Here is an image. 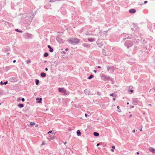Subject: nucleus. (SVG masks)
Returning <instances> with one entry per match:
<instances>
[{
	"label": "nucleus",
	"instance_id": "9",
	"mask_svg": "<svg viewBox=\"0 0 155 155\" xmlns=\"http://www.w3.org/2000/svg\"><path fill=\"white\" fill-rule=\"evenodd\" d=\"M56 40L59 43H62L63 42V40L59 37H56Z\"/></svg>",
	"mask_w": 155,
	"mask_h": 155
},
{
	"label": "nucleus",
	"instance_id": "15",
	"mask_svg": "<svg viewBox=\"0 0 155 155\" xmlns=\"http://www.w3.org/2000/svg\"><path fill=\"white\" fill-rule=\"evenodd\" d=\"M36 100L38 101L37 102L38 103H40L41 102V101L42 100V98H37L36 99Z\"/></svg>",
	"mask_w": 155,
	"mask_h": 155
},
{
	"label": "nucleus",
	"instance_id": "28",
	"mask_svg": "<svg viewBox=\"0 0 155 155\" xmlns=\"http://www.w3.org/2000/svg\"><path fill=\"white\" fill-rule=\"evenodd\" d=\"M15 31H17V32H19L20 33H22V31H21V30H19L18 29H15Z\"/></svg>",
	"mask_w": 155,
	"mask_h": 155
},
{
	"label": "nucleus",
	"instance_id": "29",
	"mask_svg": "<svg viewBox=\"0 0 155 155\" xmlns=\"http://www.w3.org/2000/svg\"><path fill=\"white\" fill-rule=\"evenodd\" d=\"M110 96H112L113 97H116V96L115 94H114V93L110 94Z\"/></svg>",
	"mask_w": 155,
	"mask_h": 155
},
{
	"label": "nucleus",
	"instance_id": "34",
	"mask_svg": "<svg viewBox=\"0 0 155 155\" xmlns=\"http://www.w3.org/2000/svg\"><path fill=\"white\" fill-rule=\"evenodd\" d=\"M52 132V131L51 130H50L49 131L48 133V134H49L50 133H51Z\"/></svg>",
	"mask_w": 155,
	"mask_h": 155
},
{
	"label": "nucleus",
	"instance_id": "41",
	"mask_svg": "<svg viewBox=\"0 0 155 155\" xmlns=\"http://www.w3.org/2000/svg\"><path fill=\"white\" fill-rule=\"evenodd\" d=\"M0 84L2 85H3V84H3V83L2 81H1V82H0Z\"/></svg>",
	"mask_w": 155,
	"mask_h": 155
},
{
	"label": "nucleus",
	"instance_id": "57",
	"mask_svg": "<svg viewBox=\"0 0 155 155\" xmlns=\"http://www.w3.org/2000/svg\"><path fill=\"white\" fill-rule=\"evenodd\" d=\"M139 153L138 152H137V154H139Z\"/></svg>",
	"mask_w": 155,
	"mask_h": 155
},
{
	"label": "nucleus",
	"instance_id": "56",
	"mask_svg": "<svg viewBox=\"0 0 155 155\" xmlns=\"http://www.w3.org/2000/svg\"><path fill=\"white\" fill-rule=\"evenodd\" d=\"M131 107L132 108H133L134 107V106H132V107Z\"/></svg>",
	"mask_w": 155,
	"mask_h": 155
},
{
	"label": "nucleus",
	"instance_id": "49",
	"mask_svg": "<svg viewBox=\"0 0 155 155\" xmlns=\"http://www.w3.org/2000/svg\"><path fill=\"white\" fill-rule=\"evenodd\" d=\"M68 48H66V49H65V50L66 51H68Z\"/></svg>",
	"mask_w": 155,
	"mask_h": 155
},
{
	"label": "nucleus",
	"instance_id": "22",
	"mask_svg": "<svg viewBox=\"0 0 155 155\" xmlns=\"http://www.w3.org/2000/svg\"><path fill=\"white\" fill-rule=\"evenodd\" d=\"M94 77V75L92 74L88 78L89 79H91Z\"/></svg>",
	"mask_w": 155,
	"mask_h": 155
},
{
	"label": "nucleus",
	"instance_id": "2",
	"mask_svg": "<svg viewBox=\"0 0 155 155\" xmlns=\"http://www.w3.org/2000/svg\"><path fill=\"white\" fill-rule=\"evenodd\" d=\"M23 36L25 39H31L33 37V35L29 33L28 32L25 33Z\"/></svg>",
	"mask_w": 155,
	"mask_h": 155
},
{
	"label": "nucleus",
	"instance_id": "64",
	"mask_svg": "<svg viewBox=\"0 0 155 155\" xmlns=\"http://www.w3.org/2000/svg\"><path fill=\"white\" fill-rule=\"evenodd\" d=\"M151 89H150V91H149V92H150L151 91Z\"/></svg>",
	"mask_w": 155,
	"mask_h": 155
},
{
	"label": "nucleus",
	"instance_id": "44",
	"mask_svg": "<svg viewBox=\"0 0 155 155\" xmlns=\"http://www.w3.org/2000/svg\"><path fill=\"white\" fill-rule=\"evenodd\" d=\"M112 147L113 149H115V146H112Z\"/></svg>",
	"mask_w": 155,
	"mask_h": 155
},
{
	"label": "nucleus",
	"instance_id": "63",
	"mask_svg": "<svg viewBox=\"0 0 155 155\" xmlns=\"http://www.w3.org/2000/svg\"><path fill=\"white\" fill-rule=\"evenodd\" d=\"M153 89H154V91H155V88H153Z\"/></svg>",
	"mask_w": 155,
	"mask_h": 155
},
{
	"label": "nucleus",
	"instance_id": "39",
	"mask_svg": "<svg viewBox=\"0 0 155 155\" xmlns=\"http://www.w3.org/2000/svg\"><path fill=\"white\" fill-rule=\"evenodd\" d=\"M93 71L95 73H96L97 72V71L95 70H94Z\"/></svg>",
	"mask_w": 155,
	"mask_h": 155
},
{
	"label": "nucleus",
	"instance_id": "50",
	"mask_svg": "<svg viewBox=\"0 0 155 155\" xmlns=\"http://www.w3.org/2000/svg\"><path fill=\"white\" fill-rule=\"evenodd\" d=\"M111 150L112 151V152H114V150L113 149H111Z\"/></svg>",
	"mask_w": 155,
	"mask_h": 155
},
{
	"label": "nucleus",
	"instance_id": "17",
	"mask_svg": "<svg viewBox=\"0 0 155 155\" xmlns=\"http://www.w3.org/2000/svg\"><path fill=\"white\" fill-rule=\"evenodd\" d=\"M11 68V67L10 66H7L5 68V71H7L9 70Z\"/></svg>",
	"mask_w": 155,
	"mask_h": 155
},
{
	"label": "nucleus",
	"instance_id": "11",
	"mask_svg": "<svg viewBox=\"0 0 155 155\" xmlns=\"http://www.w3.org/2000/svg\"><path fill=\"white\" fill-rule=\"evenodd\" d=\"M88 40L90 42H92L95 41V39L93 38H88Z\"/></svg>",
	"mask_w": 155,
	"mask_h": 155
},
{
	"label": "nucleus",
	"instance_id": "8",
	"mask_svg": "<svg viewBox=\"0 0 155 155\" xmlns=\"http://www.w3.org/2000/svg\"><path fill=\"white\" fill-rule=\"evenodd\" d=\"M10 80L12 82H16L17 81L18 79L16 78L12 77L10 78Z\"/></svg>",
	"mask_w": 155,
	"mask_h": 155
},
{
	"label": "nucleus",
	"instance_id": "27",
	"mask_svg": "<svg viewBox=\"0 0 155 155\" xmlns=\"http://www.w3.org/2000/svg\"><path fill=\"white\" fill-rule=\"evenodd\" d=\"M117 108L118 109L117 111L119 112H121L120 110L119 109L120 107L119 106H117Z\"/></svg>",
	"mask_w": 155,
	"mask_h": 155
},
{
	"label": "nucleus",
	"instance_id": "25",
	"mask_svg": "<svg viewBox=\"0 0 155 155\" xmlns=\"http://www.w3.org/2000/svg\"><path fill=\"white\" fill-rule=\"evenodd\" d=\"M49 137L51 138V139L52 140H53L54 139V136L53 135H49Z\"/></svg>",
	"mask_w": 155,
	"mask_h": 155
},
{
	"label": "nucleus",
	"instance_id": "20",
	"mask_svg": "<svg viewBox=\"0 0 155 155\" xmlns=\"http://www.w3.org/2000/svg\"><path fill=\"white\" fill-rule=\"evenodd\" d=\"M54 64L57 65H58L60 64V61H55L54 63Z\"/></svg>",
	"mask_w": 155,
	"mask_h": 155
},
{
	"label": "nucleus",
	"instance_id": "46",
	"mask_svg": "<svg viewBox=\"0 0 155 155\" xmlns=\"http://www.w3.org/2000/svg\"><path fill=\"white\" fill-rule=\"evenodd\" d=\"M99 145H100V143H97V147H98V146Z\"/></svg>",
	"mask_w": 155,
	"mask_h": 155
},
{
	"label": "nucleus",
	"instance_id": "48",
	"mask_svg": "<svg viewBox=\"0 0 155 155\" xmlns=\"http://www.w3.org/2000/svg\"><path fill=\"white\" fill-rule=\"evenodd\" d=\"M132 132H133V133H134V132H135V130H133V131H132Z\"/></svg>",
	"mask_w": 155,
	"mask_h": 155
},
{
	"label": "nucleus",
	"instance_id": "13",
	"mask_svg": "<svg viewBox=\"0 0 155 155\" xmlns=\"http://www.w3.org/2000/svg\"><path fill=\"white\" fill-rule=\"evenodd\" d=\"M48 47L49 49V51L52 52L54 51V49L51 47V46L50 45H48Z\"/></svg>",
	"mask_w": 155,
	"mask_h": 155
},
{
	"label": "nucleus",
	"instance_id": "40",
	"mask_svg": "<svg viewBox=\"0 0 155 155\" xmlns=\"http://www.w3.org/2000/svg\"><path fill=\"white\" fill-rule=\"evenodd\" d=\"M85 116L86 117H87V116H88L87 115V114H85Z\"/></svg>",
	"mask_w": 155,
	"mask_h": 155
},
{
	"label": "nucleus",
	"instance_id": "47",
	"mask_svg": "<svg viewBox=\"0 0 155 155\" xmlns=\"http://www.w3.org/2000/svg\"><path fill=\"white\" fill-rule=\"evenodd\" d=\"M140 131H142V127L140 129Z\"/></svg>",
	"mask_w": 155,
	"mask_h": 155
},
{
	"label": "nucleus",
	"instance_id": "36",
	"mask_svg": "<svg viewBox=\"0 0 155 155\" xmlns=\"http://www.w3.org/2000/svg\"><path fill=\"white\" fill-rule=\"evenodd\" d=\"M86 35H90L89 34L88 32H87L86 33Z\"/></svg>",
	"mask_w": 155,
	"mask_h": 155
},
{
	"label": "nucleus",
	"instance_id": "38",
	"mask_svg": "<svg viewBox=\"0 0 155 155\" xmlns=\"http://www.w3.org/2000/svg\"><path fill=\"white\" fill-rule=\"evenodd\" d=\"M130 91L131 92V93H133L134 91L133 90H130Z\"/></svg>",
	"mask_w": 155,
	"mask_h": 155
},
{
	"label": "nucleus",
	"instance_id": "61",
	"mask_svg": "<svg viewBox=\"0 0 155 155\" xmlns=\"http://www.w3.org/2000/svg\"><path fill=\"white\" fill-rule=\"evenodd\" d=\"M63 53L64 54H65V51H63Z\"/></svg>",
	"mask_w": 155,
	"mask_h": 155
},
{
	"label": "nucleus",
	"instance_id": "14",
	"mask_svg": "<svg viewBox=\"0 0 155 155\" xmlns=\"http://www.w3.org/2000/svg\"><path fill=\"white\" fill-rule=\"evenodd\" d=\"M129 12L131 13H133L136 12V10L134 9H131L129 10Z\"/></svg>",
	"mask_w": 155,
	"mask_h": 155
},
{
	"label": "nucleus",
	"instance_id": "1",
	"mask_svg": "<svg viewBox=\"0 0 155 155\" xmlns=\"http://www.w3.org/2000/svg\"><path fill=\"white\" fill-rule=\"evenodd\" d=\"M69 41L72 44H78L79 42V40L76 38H72L70 39Z\"/></svg>",
	"mask_w": 155,
	"mask_h": 155
},
{
	"label": "nucleus",
	"instance_id": "10",
	"mask_svg": "<svg viewBox=\"0 0 155 155\" xmlns=\"http://www.w3.org/2000/svg\"><path fill=\"white\" fill-rule=\"evenodd\" d=\"M149 150L151 152L153 153H155V149L151 147H150L149 148Z\"/></svg>",
	"mask_w": 155,
	"mask_h": 155
},
{
	"label": "nucleus",
	"instance_id": "21",
	"mask_svg": "<svg viewBox=\"0 0 155 155\" xmlns=\"http://www.w3.org/2000/svg\"><path fill=\"white\" fill-rule=\"evenodd\" d=\"M93 134L96 137H97L99 135V133L97 132H94Z\"/></svg>",
	"mask_w": 155,
	"mask_h": 155
},
{
	"label": "nucleus",
	"instance_id": "52",
	"mask_svg": "<svg viewBox=\"0 0 155 155\" xmlns=\"http://www.w3.org/2000/svg\"><path fill=\"white\" fill-rule=\"evenodd\" d=\"M97 68H101V67H100V66H98V67H97Z\"/></svg>",
	"mask_w": 155,
	"mask_h": 155
},
{
	"label": "nucleus",
	"instance_id": "23",
	"mask_svg": "<svg viewBox=\"0 0 155 155\" xmlns=\"http://www.w3.org/2000/svg\"><path fill=\"white\" fill-rule=\"evenodd\" d=\"M49 55L48 53V52H45V53L44 56L45 57H47Z\"/></svg>",
	"mask_w": 155,
	"mask_h": 155
},
{
	"label": "nucleus",
	"instance_id": "12",
	"mask_svg": "<svg viewBox=\"0 0 155 155\" xmlns=\"http://www.w3.org/2000/svg\"><path fill=\"white\" fill-rule=\"evenodd\" d=\"M10 50V48L9 47H6L4 48V51L5 52H6L9 51Z\"/></svg>",
	"mask_w": 155,
	"mask_h": 155
},
{
	"label": "nucleus",
	"instance_id": "32",
	"mask_svg": "<svg viewBox=\"0 0 155 155\" xmlns=\"http://www.w3.org/2000/svg\"><path fill=\"white\" fill-rule=\"evenodd\" d=\"M30 62H31L30 60H27V64H28V63H30Z\"/></svg>",
	"mask_w": 155,
	"mask_h": 155
},
{
	"label": "nucleus",
	"instance_id": "37",
	"mask_svg": "<svg viewBox=\"0 0 155 155\" xmlns=\"http://www.w3.org/2000/svg\"><path fill=\"white\" fill-rule=\"evenodd\" d=\"M21 100L22 101H24L25 100V98H23L21 99Z\"/></svg>",
	"mask_w": 155,
	"mask_h": 155
},
{
	"label": "nucleus",
	"instance_id": "51",
	"mask_svg": "<svg viewBox=\"0 0 155 155\" xmlns=\"http://www.w3.org/2000/svg\"><path fill=\"white\" fill-rule=\"evenodd\" d=\"M13 62L14 63H15L16 62V60H14L13 61Z\"/></svg>",
	"mask_w": 155,
	"mask_h": 155
},
{
	"label": "nucleus",
	"instance_id": "16",
	"mask_svg": "<svg viewBox=\"0 0 155 155\" xmlns=\"http://www.w3.org/2000/svg\"><path fill=\"white\" fill-rule=\"evenodd\" d=\"M41 76L42 77H45L46 76V74L45 73L42 72L41 73Z\"/></svg>",
	"mask_w": 155,
	"mask_h": 155
},
{
	"label": "nucleus",
	"instance_id": "45",
	"mask_svg": "<svg viewBox=\"0 0 155 155\" xmlns=\"http://www.w3.org/2000/svg\"><path fill=\"white\" fill-rule=\"evenodd\" d=\"M45 71H48V68H45Z\"/></svg>",
	"mask_w": 155,
	"mask_h": 155
},
{
	"label": "nucleus",
	"instance_id": "53",
	"mask_svg": "<svg viewBox=\"0 0 155 155\" xmlns=\"http://www.w3.org/2000/svg\"><path fill=\"white\" fill-rule=\"evenodd\" d=\"M113 101H115V98H113Z\"/></svg>",
	"mask_w": 155,
	"mask_h": 155
},
{
	"label": "nucleus",
	"instance_id": "43",
	"mask_svg": "<svg viewBox=\"0 0 155 155\" xmlns=\"http://www.w3.org/2000/svg\"><path fill=\"white\" fill-rule=\"evenodd\" d=\"M20 99H21L20 98L18 99L17 101H19L20 100Z\"/></svg>",
	"mask_w": 155,
	"mask_h": 155
},
{
	"label": "nucleus",
	"instance_id": "4",
	"mask_svg": "<svg viewBox=\"0 0 155 155\" xmlns=\"http://www.w3.org/2000/svg\"><path fill=\"white\" fill-rule=\"evenodd\" d=\"M132 103L134 105H136L138 102L139 100L137 98H134L132 99Z\"/></svg>",
	"mask_w": 155,
	"mask_h": 155
},
{
	"label": "nucleus",
	"instance_id": "24",
	"mask_svg": "<svg viewBox=\"0 0 155 155\" xmlns=\"http://www.w3.org/2000/svg\"><path fill=\"white\" fill-rule=\"evenodd\" d=\"M35 82L37 85H38L39 83V80L38 79H36L35 81Z\"/></svg>",
	"mask_w": 155,
	"mask_h": 155
},
{
	"label": "nucleus",
	"instance_id": "42",
	"mask_svg": "<svg viewBox=\"0 0 155 155\" xmlns=\"http://www.w3.org/2000/svg\"><path fill=\"white\" fill-rule=\"evenodd\" d=\"M147 1H144V3L145 4H146V3H147Z\"/></svg>",
	"mask_w": 155,
	"mask_h": 155
},
{
	"label": "nucleus",
	"instance_id": "62",
	"mask_svg": "<svg viewBox=\"0 0 155 155\" xmlns=\"http://www.w3.org/2000/svg\"><path fill=\"white\" fill-rule=\"evenodd\" d=\"M47 62V61H44V62L45 63Z\"/></svg>",
	"mask_w": 155,
	"mask_h": 155
},
{
	"label": "nucleus",
	"instance_id": "58",
	"mask_svg": "<svg viewBox=\"0 0 155 155\" xmlns=\"http://www.w3.org/2000/svg\"><path fill=\"white\" fill-rule=\"evenodd\" d=\"M129 104V103L128 102H127V105Z\"/></svg>",
	"mask_w": 155,
	"mask_h": 155
},
{
	"label": "nucleus",
	"instance_id": "3",
	"mask_svg": "<svg viewBox=\"0 0 155 155\" xmlns=\"http://www.w3.org/2000/svg\"><path fill=\"white\" fill-rule=\"evenodd\" d=\"M133 45V43L131 41H126L125 43V45L128 49L130 47L132 46Z\"/></svg>",
	"mask_w": 155,
	"mask_h": 155
},
{
	"label": "nucleus",
	"instance_id": "7",
	"mask_svg": "<svg viewBox=\"0 0 155 155\" xmlns=\"http://www.w3.org/2000/svg\"><path fill=\"white\" fill-rule=\"evenodd\" d=\"M58 91L64 94H65L66 92V91L65 89L63 88H58Z\"/></svg>",
	"mask_w": 155,
	"mask_h": 155
},
{
	"label": "nucleus",
	"instance_id": "60",
	"mask_svg": "<svg viewBox=\"0 0 155 155\" xmlns=\"http://www.w3.org/2000/svg\"><path fill=\"white\" fill-rule=\"evenodd\" d=\"M7 54L8 55L9 54V53H7Z\"/></svg>",
	"mask_w": 155,
	"mask_h": 155
},
{
	"label": "nucleus",
	"instance_id": "31",
	"mask_svg": "<svg viewBox=\"0 0 155 155\" xmlns=\"http://www.w3.org/2000/svg\"><path fill=\"white\" fill-rule=\"evenodd\" d=\"M97 94L98 96L100 95L101 94V93L99 92H97Z\"/></svg>",
	"mask_w": 155,
	"mask_h": 155
},
{
	"label": "nucleus",
	"instance_id": "18",
	"mask_svg": "<svg viewBox=\"0 0 155 155\" xmlns=\"http://www.w3.org/2000/svg\"><path fill=\"white\" fill-rule=\"evenodd\" d=\"M77 134L78 136H80L81 135V133L80 130H78L77 131Z\"/></svg>",
	"mask_w": 155,
	"mask_h": 155
},
{
	"label": "nucleus",
	"instance_id": "33",
	"mask_svg": "<svg viewBox=\"0 0 155 155\" xmlns=\"http://www.w3.org/2000/svg\"><path fill=\"white\" fill-rule=\"evenodd\" d=\"M8 83V82L7 81H5V82L4 83H3V84H5V85H6V84H7Z\"/></svg>",
	"mask_w": 155,
	"mask_h": 155
},
{
	"label": "nucleus",
	"instance_id": "19",
	"mask_svg": "<svg viewBox=\"0 0 155 155\" xmlns=\"http://www.w3.org/2000/svg\"><path fill=\"white\" fill-rule=\"evenodd\" d=\"M18 106L19 107L21 108L23 107L24 106V105L23 104H18Z\"/></svg>",
	"mask_w": 155,
	"mask_h": 155
},
{
	"label": "nucleus",
	"instance_id": "6",
	"mask_svg": "<svg viewBox=\"0 0 155 155\" xmlns=\"http://www.w3.org/2000/svg\"><path fill=\"white\" fill-rule=\"evenodd\" d=\"M102 79L104 81L108 80L110 79V77L109 76L103 74L102 75Z\"/></svg>",
	"mask_w": 155,
	"mask_h": 155
},
{
	"label": "nucleus",
	"instance_id": "59",
	"mask_svg": "<svg viewBox=\"0 0 155 155\" xmlns=\"http://www.w3.org/2000/svg\"><path fill=\"white\" fill-rule=\"evenodd\" d=\"M67 143V142H65L64 143V144H65Z\"/></svg>",
	"mask_w": 155,
	"mask_h": 155
},
{
	"label": "nucleus",
	"instance_id": "5",
	"mask_svg": "<svg viewBox=\"0 0 155 155\" xmlns=\"http://www.w3.org/2000/svg\"><path fill=\"white\" fill-rule=\"evenodd\" d=\"M107 71H108L110 73H111L114 72V69L113 67L107 66Z\"/></svg>",
	"mask_w": 155,
	"mask_h": 155
},
{
	"label": "nucleus",
	"instance_id": "55",
	"mask_svg": "<svg viewBox=\"0 0 155 155\" xmlns=\"http://www.w3.org/2000/svg\"><path fill=\"white\" fill-rule=\"evenodd\" d=\"M153 26H154V28H155V23L154 24Z\"/></svg>",
	"mask_w": 155,
	"mask_h": 155
},
{
	"label": "nucleus",
	"instance_id": "54",
	"mask_svg": "<svg viewBox=\"0 0 155 155\" xmlns=\"http://www.w3.org/2000/svg\"><path fill=\"white\" fill-rule=\"evenodd\" d=\"M132 115L131 114V115H130V116H129V117H131L132 116Z\"/></svg>",
	"mask_w": 155,
	"mask_h": 155
},
{
	"label": "nucleus",
	"instance_id": "26",
	"mask_svg": "<svg viewBox=\"0 0 155 155\" xmlns=\"http://www.w3.org/2000/svg\"><path fill=\"white\" fill-rule=\"evenodd\" d=\"M84 92L86 94H89V92L87 90H85L84 91Z\"/></svg>",
	"mask_w": 155,
	"mask_h": 155
},
{
	"label": "nucleus",
	"instance_id": "35",
	"mask_svg": "<svg viewBox=\"0 0 155 155\" xmlns=\"http://www.w3.org/2000/svg\"><path fill=\"white\" fill-rule=\"evenodd\" d=\"M45 143H44V142H43H43H42V144H41V146H42V145H45Z\"/></svg>",
	"mask_w": 155,
	"mask_h": 155
},
{
	"label": "nucleus",
	"instance_id": "30",
	"mask_svg": "<svg viewBox=\"0 0 155 155\" xmlns=\"http://www.w3.org/2000/svg\"><path fill=\"white\" fill-rule=\"evenodd\" d=\"M30 125L31 126L34 125L35 124V123L34 122H30Z\"/></svg>",
	"mask_w": 155,
	"mask_h": 155
}]
</instances>
